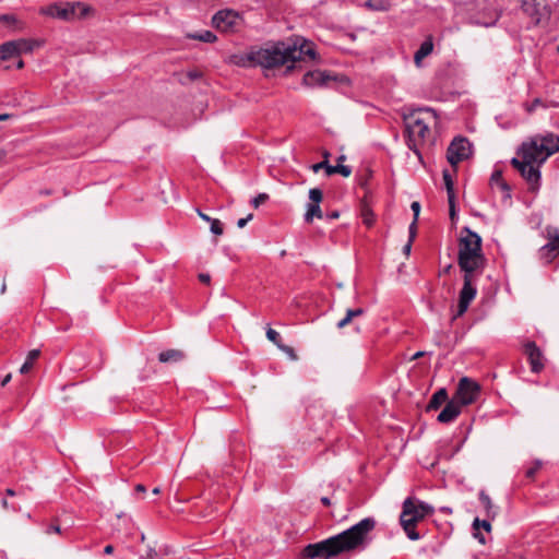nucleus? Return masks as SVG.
Wrapping results in <instances>:
<instances>
[{
  "instance_id": "nucleus-54",
  "label": "nucleus",
  "mask_w": 559,
  "mask_h": 559,
  "mask_svg": "<svg viewBox=\"0 0 559 559\" xmlns=\"http://www.w3.org/2000/svg\"><path fill=\"white\" fill-rule=\"evenodd\" d=\"M412 245H413V241H411V239H408L407 243L403 247V253L405 255H409V253L412 251Z\"/></svg>"
},
{
  "instance_id": "nucleus-38",
  "label": "nucleus",
  "mask_w": 559,
  "mask_h": 559,
  "mask_svg": "<svg viewBox=\"0 0 559 559\" xmlns=\"http://www.w3.org/2000/svg\"><path fill=\"white\" fill-rule=\"evenodd\" d=\"M417 507H418V510L423 511V518H425L426 515L431 514L433 512V508L426 502H418Z\"/></svg>"
},
{
  "instance_id": "nucleus-48",
  "label": "nucleus",
  "mask_w": 559,
  "mask_h": 559,
  "mask_svg": "<svg viewBox=\"0 0 559 559\" xmlns=\"http://www.w3.org/2000/svg\"><path fill=\"white\" fill-rule=\"evenodd\" d=\"M252 217H253V215L249 214L247 217L239 218L237 222V226L239 228H243L247 225V223L252 219Z\"/></svg>"
},
{
  "instance_id": "nucleus-32",
  "label": "nucleus",
  "mask_w": 559,
  "mask_h": 559,
  "mask_svg": "<svg viewBox=\"0 0 559 559\" xmlns=\"http://www.w3.org/2000/svg\"><path fill=\"white\" fill-rule=\"evenodd\" d=\"M266 337L270 342L275 344L277 347H278V345H282L280 333L276 332L274 329L269 328L266 330Z\"/></svg>"
},
{
  "instance_id": "nucleus-47",
  "label": "nucleus",
  "mask_w": 559,
  "mask_h": 559,
  "mask_svg": "<svg viewBox=\"0 0 559 559\" xmlns=\"http://www.w3.org/2000/svg\"><path fill=\"white\" fill-rule=\"evenodd\" d=\"M449 202V209H450V218L454 221L455 218V202L454 199H448Z\"/></svg>"
},
{
  "instance_id": "nucleus-58",
  "label": "nucleus",
  "mask_w": 559,
  "mask_h": 559,
  "mask_svg": "<svg viewBox=\"0 0 559 559\" xmlns=\"http://www.w3.org/2000/svg\"><path fill=\"white\" fill-rule=\"evenodd\" d=\"M198 215L205 222L210 223L213 218L198 210Z\"/></svg>"
},
{
  "instance_id": "nucleus-46",
  "label": "nucleus",
  "mask_w": 559,
  "mask_h": 559,
  "mask_svg": "<svg viewBox=\"0 0 559 559\" xmlns=\"http://www.w3.org/2000/svg\"><path fill=\"white\" fill-rule=\"evenodd\" d=\"M278 348L281 350L285 352L286 354H288L292 359H296V354H295V350L293 347L282 344V345H278Z\"/></svg>"
},
{
  "instance_id": "nucleus-64",
  "label": "nucleus",
  "mask_w": 559,
  "mask_h": 559,
  "mask_svg": "<svg viewBox=\"0 0 559 559\" xmlns=\"http://www.w3.org/2000/svg\"><path fill=\"white\" fill-rule=\"evenodd\" d=\"M11 117L9 114H0V121L8 120Z\"/></svg>"
},
{
  "instance_id": "nucleus-25",
  "label": "nucleus",
  "mask_w": 559,
  "mask_h": 559,
  "mask_svg": "<svg viewBox=\"0 0 559 559\" xmlns=\"http://www.w3.org/2000/svg\"><path fill=\"white\" fill-rule=\"evenodd\" d=\"M479 501L481 502L483 507L485 508L486 515L488 518H495L497 512L495 510V507L491 502L490 497L484 490H481L479 492Z\"/></svg>"
},
{
  "instance_id": "nucleus-29",
  "label": "nucleus",
  "mask_w": 559,
  "mask_h": 559,
  "mask_svg": "<svg viewBox=\"0 0 559 559\" xmlns=\"http://www.w3.org/2000/svg\"><path fill=\"white\" fill-rule=\"evenodd\" d=\"M442 176H443V181H444V186H445L447 193H448V199H454V188H453V180H452L451 174L449 173V170L445 169V170H443Z\"/></svg>"
},
{
  "instance_id": "nucleus-3",
  "label": "nucleus",
  "mask_w": 559,
  "mask_h": 559,
  "mask_svg": "<svg viewBox=\"0 0 559 559\" xmlns=\"http://www.w3.org/2000/svg\"><path fill=\"white\" fill-rule=\"evenodd\" d=\"M463 231L466 236L460 238L457 263L462 272L476 273L484 269L486 262L481 252V238L468 227H464Z\"/></svg>"
},
{
  "instance_id": "nucleus-45",
  "label": "nucleus",
  "mask_w": 559,
  "mask_h": 559,
  "mask_svg": "<svg viewBox=\"0 0 559 559\" xmlns=\"http://www.w3.org/2000/svg\"><path fill=\"white\" fill-rule=\"evenodd\" d=\"M202 76V72L194 69V70H189L187 72V78L190 80V81H195L198 79H200Z\"/></svg>"
},
{
  "instance_id": "nucleus-42",
  "label": "nucleus",
  "mask_w": 559,
  "mask_h": 559,
  "mask_svg": "<svg viewBox=\"0 0 559 559\" xmlns=\"http://www.w3.org/2000/svg\"><path fill=\"white\" fill-rule=\"evenodd\" d=\"M416 235H417V222H415V219H413V222L411 223V225L408 227V239H411V241H414Z\"/></svg>"
},
{
  "instance_id": "nucleus-13",
  "label": "nucleus",
  "mask_w": 559,
  "mask_h": 559,
  "mask_svg": "<svg viewBox=\"0 0 559 559\" xmlns=\"http://www.w3.org/2000/svg\"><path fill=\"white\" fill-rule=\"evenodd\" d=\"M548 242L539 249V255L546 263H550L559 255V230L547 229Z\"/></svg>"
},
{
  "instance_id": "nucleus-22",
  "label": "nucleus",
  "mask_w": 559,
  "mask_h": 559,
  "mask_svg": "<svg viewBox=\"0 0 559 559\" xmlns=\"http://www.w3.org/2000/svg\"><path fill=\"white\" fill-rule=\"evenodd\" d=\"M185 358L183 352L179 349H167L159 353L158 360L163 364L166 362H178Z\"/></svg>"
},
{
  "instance_id": "nucleus-28",
  "label": "nucleus",
  "mask_w": 559,
  "mask_h": 559,
  "mask_svg": "<svg viewBox=\"0 0 559 559\" xmlns=\"http://www.w3.org/2000/svg\"><path fill=\"white\" fill-rule=\"evenodd\" d=\"M39 350L38 349H32L27 357H26V360L24 361V364L22 365V367L20 368V372L21 373H27L32 367H33V362L39 357Z\"/></svg>"
},
{
  "instance_id": "nucleus-10",
  "label": "nucleus",
  "mask_w": 559,
  "mask_h": 559,
  "mask_svg": "<svg viewBox=\"0 0 559 559\" xmlns=\"http://www.w3.org/2000/svg\"><path fill=\"white\" fill-rule=\"evenodd\" d=\"M479 385L467 377L460 380L454 400L462 406L472 404L479 394Z\"/></svg>"
},
{
  "instance_id": "nucleus-7",
  "label": "nucleus",
  "mask_w": 559,
  "mask_h": 559,
  "mask_svg": "<svg viewBox=\"0 0 559 559\" xmlns=\"http://www.w3.org/2000/svg\"><path fill=\"white\" fill-rule=\"evenodd\" d=\"M88 8L80 2L66 3L63 5L51 4L43 10L46 15L63 21H71L75 17H83L88 12Z\"/></svg>"
},
{
  "instance_id": "nucleus-34",
  "label": "nucleus",
  "mask_w": 559,
  "mask_h": 559,
  "mask_svg": "<svg viewBox=\"0 0 559 559\" xmlns=\"http://www.w3.org/2000/svg\"><path fill=\"white\" fill-rule=\"evenodd\" d=\"M210 224H211L210 229H211V231H212L214 235H216V236H221V235H223V233H224L223 224L221 223V221H219V219H217V218H213V219L210 222Z\"/></svg>"
},
{
  "instance_id": "nucleus-52",
  "label": "nucleus",
  "mask_w": 559,
  "mask_h": 559,
  "mask_svg": "<svg viewBox=\"0 0 559 559\" xmlns=\"http://www.w3.org/2000/svg\"><path fill=\"white\" fill-rule=\"evenodd\" d=\"M46 533L47 534H51V533H60V526L59 525H56V524H51L47 527L46 530Z\"/></svg>"
},
{
  "instance_id": "nucleus-26",
  "label": "nucleus",
  "mask_w": 559,
  "mask_h": 559,
  "mask_svg": "<svg viewBox=\"0 0 559 559\" xmlns=\"http://www.w3.org/2000/svg\"><path fill=\"white\" fill-rule=\"evenodd\" d=\"M15 44L16 48V55L20 56L21 53H28L32 52L35 46V43L28 39H16L12 40Z\"/></svg>"
},
{
  "instance_id": "nucleus-37",
  "label": "nucleus",
  "mask_w": 559,
  "mask_h": 559,
  "mask_svg": "<svg viewBox=\"0 0 559 559\" xmlns=\"http://www.w3.org/2000/svg\"><path fill=\"white\" fill-rule=\"evenodd\" d=\"M16 22H17V20L15 17V15H13V14H2V15H0V23H2V24L14 26L16 24Z\"/></svg>"
},
{
  "instance_id": "nucleus-19",
  "label": "nucleus",
  "mask_w": 559,
  "mask_h": 559,
  "mask_svg": "<svg viewBox=\"0 0 559 559\" xmlns=\"http://www.w3.org/2000/svg\"><path fill=\"white\" fill-rule=\"evenodd\" d=\"M538 141L539 144H543L544 151H546V153H544L545 156L549 157L559 151V136L554 133H548L538 139Z\"/></svg>"
},
{
  "instance_id": "nucleus-11",
  "label": "nucleus",
  "mask_w": 559,
  "mask_h": 559,
  "mask_svg": "<svg viewBox=\"0 0 559 559\" xmlns=\"http://www.w3.org/2000/svg\"><path fill=\"white\" fill-rule=\"evenodd\" d=\"M544 153H546V151H544L543 144H539L538 139L524 142L519 150L521 158L532 164H536L537 166H542L548 158V156H545Z\"/></svg>"
},
{
  "instance_id": "nucleus-40",
  "label": "nucleus",
  "mask_w": 559,
  "mask_h": 559,
  "mask_svg": "<svg viewBox=\"0 0 559 559\" xmlns=\"http://www.w3.org/2000/svg\"><path fill=\"white\" fill-rule=\"evenodd\" d=\"M542 466V462L540 461H535L534 465L530 468H527L526 471V477L527 478H533L535 476V474L537 473V471Z\"/></svg>"
},
{
  "instance_id": "nucleus-2",
  "label": "nucleus",
  "mask_w": 559,
  "mask_h": 559,
  "mask_svg": "<svg viewBox=\"0 0 559 559\" xmlns=\"http://www.w3.org/2000/svg\"><path fill=\"white\" fill-rule=\"evenodd\" d=\"M316 58V51L312 43L302 38H297L294 43L277 41L266 44L264 47L252 48L240 58V66H260L265 69H273L296 61L304 60L305 57Z\"/></svg>"
},
{
  "instance_id": "nucleus-24",
  "label": "nucleus",
  "mask_w": 559,
  "mask_h": 559,
  "mask_svg": "<svg viewBox=\"0 0 559 559\" xmlns=\"http://www.w3.org/2000/svg\"><path fill=\"white\" fill-rule=\"evenodd\" d=\"M15 56H17L16 48L15 44L12 40L5 41L2 45H0V60H7Z\"/></svg>"
},
{
  "instance_id": "nucleus-63",
  "label": "nucleus",
  "mask_w": 559,
  "mask_h": 559,
  "mask_svg": "<svg viewBox=\"0 0 559 559\" xmlns=\"http://www.w3.org/2000/svg\"><path fill=\"white\" fill-rule=\"evenodd\" d=\"M425 355V352H417L413 355L412 360L418 359Z\"/></svg>"
},
{
  "instance_id": "nucleus-4",
  "label": "nucleus",
  "mask_w": 559,
  "mask_h": 559,
  "mask_svg": "<svg viewBox=\"0 0 559 559\" xmlns=\"http://www.w3.org/2000/svg\"><path fill=\"white\" fill-rule=\"evenodd\" d=\"M421 110L423 109H418L408 116H404L407 136L406 144L418 157H420L419 145L425 141L429 132L428 124L419 117Z\"/></svg>"
},
{
  "instance_id": "nucleus-41",
  "label": "nucleus",
  "mask_w": 559,
  "mask_h": 559,
  "mask_svg": "<svg viewBox=\"0 0 559 559\" xmlns=\"http://www.w3.org/2000/svg\"><path fill=\"white\" fill-rule=\"evenodd\" d=\"M365 313V310L362 308H356V309H347L346 314L348 316V319L353 320L354 318L360 317Z\"/></svg>"
},
{
  "instance_id": "nucleus-61",
  "label": "nucleus",
  "mask_w": 559,
  "mask_h": 559,
  "mask_svg": "<svg viewBox=\"0 0 559 559\" xmlns=\"http://www.w3.org/2000/svg\"><path fill=\"white\" fill-rule=\"evenodd\" d=\"M10 380H11V374L9 373V374H7V376L2 379V381H1V386H5V385L10 382Z\"/></svg>"
},
{
  "instance_id": "nucleus-20",
  "label": "nucleus",
  "mask_w": 559,
  "mask_h": 559,
  "mask_svg": "<svg viewBox=\"0 0 559 559\" xmlns=\"http://www.w3.org/2000/svg\"><path fill=\"white\" fill-rule=\"evenodd\" d=\"M447 402H449L448 401V392L444 388H441L432 394V396L427 405V412L436 411V409L440 408L442 406V404H444Z\"/></svg>"
},
{
  "instance_id": "nucleus-18",
  "label": "nucleus",
  "mask_w": 559,
  "mask_h": 559,
  "mask_svg": "<svg viewBox=\"0 0 559 559\" xmlns=\"http://www.w3.org/2000/svg\"><path fill=\"white\" fill-rule=\"evenodd\" d=\"M461 411L462 405L453 399L447 402L444 408L438 415L437 420L441 424L452 423L461 414Z\"/></svg>"
},
{
  "instance_id": "nucleus-36",
  "label": "nucleus",
  "mask_w": 559,
  "mask_h": 559,
  "mask_svg": "<svg viewBox=\"0 0 559 559\" xmlns=\"http://www.w3.org/2000/svg\"><path fill=\"white\" fill-rule=\"evenodd\" d=\"M503 181V178H502V170L500 169H496L492 174H491V177H490V185L491 186H499V183Z\"/></svg>"
},
{
  "instance_id": "nucleus-1",
  "label": "nucleus",
  "mask_w": 559,
  "mask_h": 559,
  "mask_svg": "<svg viewBox=\"0 0 559 559\" xmlns=\"http://www.w3.org/2000/svg\"><path fill=\"white\" fill-rule=\"evenodd\" d=\"M374 527L376 520L365 518L334 536L307 545L301 555L305 559H332L342 554L364 550L371 543L370 534Z\"/></svg>"
},
{
  "instance_id": "nucleus-14",
  "label": "nucleus",
  "mask_w": 559,
  "mask_h": 559,
  "mask_svg": "<svg viewBox=\"0 0 559 559\" xmlns=\"http://www.w3.org/2000/svg\"><path fill=\"white\" fill-rule=\"evenodd\" d=\"M238 19V14L233 10H221L212 17V24L215 28L221 31H228L231 28Z\"/></svg>"
},
{
  "instance_id": "nucleus-9",
  "label": "nucleus",
  "mask_w": 559,
  "mask_h": 559,
  "mask_svg": "<svg viewBox=\"0 0 559 559\" xmlns=\"http://www.w3.org/2000/svg\"><path fill=\"white\" fill-rule=\"evenodd\" d=\"M472 154V144L466 138H454L447 150V159L452 166L467 159Z\"/></svg>"
},
{
  "instance_id": "nucleus-31",
  "label": "nucleus",
  "mask_w": 559,
  "mask_h": 559,
  "mask_svg": "<svg viewBox=\"0 0 559 559\" xmlns=\"http://www.w3.org/2000/svg\"><path fill=\"white\" fill-rule=\"evenodd\" d=\"M473 530L474 531H478L480 528L485 530L486 532H490L491 531V524L488 520H479L478 518H476L474 521H473Z\"/></svg>"
},
{
  "instance_id": "nucleus-39",
  "label": "nucleus",
  "mask_w": 559,
  "mask_h": 559,
  "mask_svg": "<svg viewBox=\"0 0 559 559\" xmlns=\"http://www.w3.org/2000/svg\"><path fill=\"white\" fill-rule=\"evenodd\" d=\"M366 4L378 11L386 10V7L382 3V0H369Z\"/></svg>"
},
{
  "instance_id": "nucleus-51",
  "label": "nucleus",
  "mask_w": 559,
  "mask_h": 559,
  "mask_svg": "<svg viewBox=\"0 0 559 559\" xmlns=\"http://www.w3.org/2000/svg\"><path fill=\"white\" fill-rule=\"evenodd\" d=\"M542 105H543L542 99H540V98H535V99L532 102L531 106L527 108V111H530V112H531V111H533L535 108H537L538 106H542Z\"/></svg>"
},
{
  "instance_id": "nucleus-16",
  "label": "nucleus",
  "mask_w": 559,
  "mask_h": 559,
  "mask_svg": "<svg viewBox=\"0 0 559 559\" xmlns=\"http://www.w3.org/2000/svg\"><path fill=\"white\" fill-rule=\"evenodd\" d=\"M328 156H329V153H325L324 154V160L312 165L311 169L314 173H318L319 170L324 169L326 176H332L334 174H340L343 177H349L350 176L352 168L349 166H345V165H342V164H337L335 166H332L328 162Z\"/></svg>"
},
{
  "instance_id": "nucleus-12",
  "label": "nucleus",
  "mask_w": 559,
  "mask_h": 559,
  "mask_svg": "<svg viewBox=\"0 0 559 559\" xmlns=\"http://www.w3.org/2000/svg\"><path fill=\"white\" fill-rule=\"evenodd\" d=\"M474 274L475 273H464L463 287L459 296L457 313L454 318L464 314L472 300L476 297L477 289L473 285Z\"/></svg>"
},
{
  "instance_id": "nucleus-21",
  "label": "nucleus",
  "mask_w": 559,
  "mask_h": 559,
  "mask_svg": "<svg viewBox=\"0 0 559 559\" xmlns=\"http://www.w3.org/2000/svg\"><path fill=\"white\" fill-rule=\"evenodd\" d=\"M433 49V43L431 37H428L426 40H424L418 48V50L415 52L414 61L417 67L420 66V61L429 56L432 52Z\"/></svg>"
},
{
  "instance_id": "nucleus-56",
  "label": "nucleus",
  "mask_w": 559,
  "mask_h": 559,
  "mask_svg": "<svg viewBox=\"0 0 559 559\" xmlns=\"http://www.w3.org/2000/svg\"><path fill=\"white\" fill-rule=\"evenodd\" d=\"M338 216H340L338 211H332V212L328 213L325 217L328 219L332 221V219L338 218Z\"/></svg>"
},
{
  "instance_id": "nucleus-57",
  "label": "nucleus",
  "mask_w": 559,
  "mask_h": 559,
  "mask_svg": "<svg viewBox=\"0 0 559 559\" xmlns=\"http://www.w3.org/2000/svg\"><path fill=\"white\" fill-rule=\"evenodd\" d=\"M453 265L452 264H448L445 265L440 272H439V276L441 275H444V274H449L452 270Z\"/></svg>"
},
{
  "instance_id": "nucleus-17",
  "label": "nucleus",
  "mask_w": 559,
  "mask_h": 559,
  "mask_svg": "<svg viewBox=\"0 0 559 559\" xmlns=\"http://www.w3.org/2000/svg\"><path fill=\"white\" fill-rule=\"evenodd\" d=\"M524 352L528 357L531 370L535 373L539 372L544 368L543 354L539 347L535 342H527Z\"/></svg>"
},
{
  "instance_id": "nucleus-49",
  "label": "nucleus",
  "mask_w": 559,
  "mask_h": 559,
  "mask_svg": "<svg viewBox=\"0 0 559 559\" xmlns=\"http://www.w3.org/2000/svg\"><path fill=\"white\" fill-rule=\"evenodd\" d=\"M350 321H352V320H350V319H348V316L346 314L342 320H340V321L337 322L336 326H337L338 329H343V328H345L347 324H349V323H350Z\"/></svg>"
},
{
  "instance_id": "nucleus-33",
  "label": "nucleus",
  "mask_w": 559,
  "mask_h": 559,
  "mask_svg": "<svg viewBox=\"0 0 559 559\" xmlns=\"http://www.w3.org/2000/svg\"><path fill=\"white\" fill-rule=\"evenodd\" d=\"M361 216H362V221H364V223H365L368 227H370V226L373 224V222H374V215H373V213H372V211H371L370 209H368V207L362 209V211H361Z\"/></svg>"
},
{
  "instance_id": "nucleus-6",
  "label": "nucleus",
  "mask_w": 559,
  "mask_h": 559,
  "mask_svg": "<svg viewBox=\"0 0 559 559\" xmlns=\"http://www.w3.org/2000/svg\"><path fill=\"white\" fill-rule=\"evenodd\" d=\"M521 9L534 25H546L550 20L551 10L546 0H519Z\"/></svg>"
},
{
  "instance_id": "nucleus-55",
  "label": "nucleus",
  "mask_w": 559,
  "mask_h": 559,
  "mask_svg": "<svg viewBox=\"0 0 559 559\" xmlns=\"http://www.w3.org/2000/svg\"><path fill=\"white\" fill-rule=\"evenodd\" d=\"M199 280H200V282H202L204 284H209L211 281V276L206 273H201V274H199Z\"/></svg>"
},
{
  "instance_id": "nucleus-60",
  "label": "nucleus",
  "mask_w": 559,
  "mask_h": 559,
  "mask_svg": "<svg viewBox=\"0 0 559 559\" xmlns=\"http://www.w3.org/2000/svg\"><path fill=\"white\" fill-rule=\"evenodd\" d=\"M104 552L106 555H111L114 552V546L112 545H107L105 548H104Z\"/></svg>"
},
{
  "instance_id": "nucleus-50",
  "label": "nucleus",
  "mask_w": 559,
  "mask_h": 559,
  "mask_svg": "<svg viewBox=\"0 0 559 559\" xmlns=\"http://www.w3.org/2000/svg\"><path fill=\"white\" fill-rule=\"evenodd\" d=\"M473 536L481 544L484 545L486 543L485 536L483 533L478 531H474Z\"/></svg>"
},
{
  "instance_id": "nucleus-35",
  "label": "nucleus",
  "mask_w": 559,
  "mask_h": 559,
  "mask_svg": "<svg viewBox=\"0 0 559 559\" xmlns=\"http://www.w3.org/2000/svg\"><path fill=\"white\" fill-rule=\"evenodd\" d=\"M266 200H269V195L266 193H259L251 200V205L254 209H258L261 204H263Z\"/></svg>"
},
{
  "instance_id": "nucleus-8",
  "label": "nucleus",
  "mask_w": 559,
  "mask_h": 559,
  "mask_svg": "<svg viewBox=\"0 0 559 559\" xmlns=\"http://www.w3.org/2000/svg\"><path fill=\"white\" fill-rule=\"evenodd\" d=\"M511 165L521 174V176L530 185L531 191H537L540 185V170L536 164H532L525 159L513 157Z\"/></svg>"
},
{
  "instance_id": "nucleus-44",
  "label": "nucleus",
  "mask_w": 559,
  "mask_h": 559,
  "mask_svg": "<svg viewBox=\"0 0 559 559\" xmlns=\"http://www.w3.org/2000/svg\"><path fill=\"white\" fill-rule=\"evenodd\" d=\"M411 209L414 213L415 222H418V217H419V213H420V203L418 201L412 202Z\"/></svg>"
},
{
  "instance_id": "nucleus-27",
  "label": "nucleus",
  "mask_w": 559,
  "mask_h": 559,
  "mask_svg": "<svg viewBox=\"0 0 559 559\" xmlns=\"http://www.w3.org/2000/svg\"><path fill=\"white\" fill-rule=\"evenodd\" d=\"M188 38L200 40L203 43H214L217 37L216 35L211 31H202L200 33H191L187 35Z\"/></svg>"
},
{
  "instance_id": "nucleus-59",
  "label": "nucleus",
  "mask_w": 559,
  "mask_h": 559,
  "mask_svg": "<svg viewBox=\"0 0 559 559\" xmlns=\"http://www.w3.org/2000/svg\"><path fill=\"white\" fill-rule=\"evenodd\" d=\"M135 491H136V492L145 493V492H146V487H145L144 485H142V484H138V485L135 486Z\"/></svg>"
},
{
  "instance_id": "nucleus-30",
  "label": "nucleus",
  "mask_w": 559,
  "mask_h": 559,
  "mask_svg": "<svg viewBox=\"0 0 559 559\" xmlns=\"http://www.w3.org/2000/svg\"><path fill=\"white\" fill-rule=\"evenodd\" d=\"M322 199H323V192H322L321 189L312 188V189L309 190V200H310L309 203L320 204Z\"/></svg>"
},
{
  "instance_id": "nucleus-23",
  "label": "nucleus",
  "mask_w": 559,
  "mask_h": 559,
  "mask_svg": "<svg viewBox=\"0 0 559 559\" xmlns=\"http://www.w3.org/2000/svg\"><path fill=\"white\" fill-rule=\"evenodd\" d=\"M313 218H323L322 210L320 207V204L308 203L307 211L304 215V219L306 223H312Z\"/></svg>"
},
{
  "instance_id": "nucleus-62",
  "label": "nucleus",
  "mask_w": 559,
  "mask_h": 559,
  "mask_svg": "<svg viewBox=\"0 0 559 559\" xmlns=\"http://www.w3.org/2000/svg\"><path fill=\"white\" fill-rule=\"evenodd\" d=\"M321 502H322V504H323V506H325V507L331 506V500H330V498H328V497H322V498H321Z\"/></svg>"
},
{
  "instance_id": "nucleus-5",
  "label": "nucleus",
  "mask_w": 559,
  "mask_h": 559,
  "mask_svg": "<svg viewBox=\"0 0 559 559\" xmlns=\"http://www.w3.org/2000/svg\"><path fill=\"white\" fill-rule=\"evenodd\" d=\"M423 519V511L418 510L417 502L413 498L405 499L400 515V523L411 540H418L420 538L415 526Z\"/></svg>"
},
{
  "instance_id": "nucleus-43",
  "label": "nucleus",
  "mask_w": 559,
  "mask_h": 559,
  "mask_svg": "<svg viewBox=\"0 0 559 559\" xmlns=\"http://www.w3.org/2000/svg\"><path fill=\"white\" fill-rule=\"evenodd\" d=\"M498 188L506 193L507 199H511V188L507 181H501Z\"/></svg>"
},
{
  "instance_id": "nucleus-15",
  "label": "nucleus",
  "mask_w": 559,
  "mask_h": 559,
  "mask_svg": "<svg viewBox=\"0 0 559 559\" xmlns=\"http://www.w3.org/2000/svg\"><path fill=\"white\" fill-rule=\"evenodd\" d=\"M335 78L332 76L326 71L321 70H313L308 71L302 79V83L306 86L313 87V86H326L331 81H334Z\"/></svg>"
},
{
  "instance_id": "nucleus-53",
  "label": "nucleus",
  "mask_w": 559,
  "mask_h": 559,
  "mask_svg": "<svg viewBox=\"0 0 559 559\" xmlns=\"http://www.w3.org/2000/svg\"><path fill=\"white\" fill-rule=\"evenodd\" d=\"M157 556V552L154 548H150L147 550L146 557H141L140 559H154Z\"/></svg>"
}]
</instances>
